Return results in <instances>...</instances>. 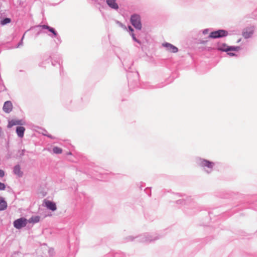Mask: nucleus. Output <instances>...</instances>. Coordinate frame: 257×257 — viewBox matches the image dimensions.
Listing matches in <instances>:
<instances>
[{
  "label": "nucleus",
  "instance_id": "22",
  "mask_svg": "<svg viewBox=\"0 0 257 257\" xmlns=\"http://www.w3.org/2000/svg\"><path fill=\"white\" fill-rule=\"evenodd\" d=\"M227 54L230 56H233L235 55V54L232 52H228Z\"/></svg>",
  "mask_w": 257,
  "mask_h": 257
},
{
  "label": "nucleus",
  "instance_id": "12",
  "mask_svg": "<svg viewBox=\"0 0 257 257\" xmlns=\"http://www.w3.org/2000/svg\"><path fill=\"white\" fill-rule=\"evenodd\" d=\"M22 124L21 120H12L9 121L8 127H11L14 125Z\"/></svg>",
  "mask_w": 257,
  "mask_h": 257
},
{
  "label": "nucleus",
  "instance_id": "6",
  "mask_svg": "<svg viewBox=\"0 0 257 257\" xmlns=\"http://www.w3.org/2000/svg\"><path fill=\"white\" fill-rule=\"evenodd\" d=\"M162 45L166 48L167 50L170 52L176 53L178 51V48L170 43H165Z\"/></svg>",
  "mask_w": 257,
  "mask_h": 257
},
{
  "label": "nucleus",
  "instance_id": "8",
  "mask_svg": "<svg viewBox=\"0 0 257 257\" xmlns=\"http://www.w3.org/2000/svg\"><path fill=\"white\" fill-rule=\"evenodd\" d=\"M45 206L50 210L55 211L56 210L57 207L56 204L53 202L49 200H45L44 201Z\"/></svg>",
  "mask_w": 257,
  "mask_h": 257
},
{
  "label": "nucleus",
  "instance_id": "9",
  "mask_svg": "<svg viewBox=\"0 0 257 257\" xmlns=\"http://www.w3.org/2000/svg\"><path fill=\"white\" fill-rule=\"evenodd\" d=\"M200 165L203 167L212 168L214 165V163L206 160H201L200 161Z\"/></svg>",
  "mask_w": 257,
  "mask_h": 257
},
{
  "label": "nucleus",
  "instance_id": "2",
  "mask_svg": "<svg viewBox=\"0 0 257 257\" xmlns=\"http://www.w3.org/2000/svg\"><path fill=\"white\" fill-rule=\"evenodd\" d=\"M228 32L223 30H219L218 31L211 32L209 36V37L211 38H218L227 36Z\"/></svg>",
  "mask_w": 257,
  "mask_h": 257
},
{
  "label": "nucleus",
  "instance_id": "1",
  "mask_svg": "<svg viewBox=\"0 0 257 257\" xmlns=\"http://www.w3.org/2000/svg\"><path fill=\"white\" fill-rule=\"evenodd\" d=\"M131 22L136 29L138 30L141 29L142 24L140 16L136 14L132 15L131 18Z\"/></svg>",
  "mask_w": 257,
  "mask_h": 257
},
{
  "label": "nucleus",
  "instance_id": "13",
  "mask_svg": "<svg viewBox=\"0 0 257 257\" xmlns=\"http://www.w3.org/2000/svg\"><path fill=\"white\" fill-rule=\"evenodd\" d=\"M40 221V217L38 216L32 217L28 220V222L30 223H37Z\"/></svg>",
  "mask_w": 257,
  "mask_h": 257
},
{
  "label": "nucleus",
  "instance_id": "18",
  "mask_svg": "<svg viewBox=\"0 0 257 257\" xmlns=\"http://www.w3.org/2000/svg\"><path fill=\"white\" fill-rule=\"evenodd\" d=\"M48 30L52 32L55 36H56L57 35V33L55 31L54 29L50 27L49 29H48Z\"/></svg>",
  "mask_w": 257,
  "mask_h": 257
},
{
  "label": "nucleus",
  "instance_id": "16",
  "mask_svg": "<svg viewBox=\"0 0 257 257\" xmlns=\"http://www.w3.org/2000/svg\"><path fill=\"white\" fill-rule=\"evenodd\" d=\"M7 207V202L1 198V210H5Z\"/></svg>",
  "mask_w": 257,
  "mask_h": 257
},
{
  "label": "nucleus",
  "instance_id": "17",
  "mask_svg": "<svg viewBox=\"0 0 257 257\" xmlns=\"http://www.w3.org/2000/svg\"><path fill=\"white\" fill-rule=\"evenodd\" d=\"M53 151L55 154H61L62 152V150L61 148L55 147L53 149Z\"/></svg>",
  "mask_w": 257,
  "mask_h": 257
},
{
  "label": "nucleus",
  "instance_id": "20",
  "mask_svg": "<svg viewBox=\"0 0 257 257\" xmlns=\"http://www.w3.org/2000/svg\"><path fill=\"white\" fill-rule=\"evenodd\" d=\"M131 35H132V36L133 39L135 41L138 42V40H137L136 38L135 37L134 34L133 33H132Z\"/></svg>",
  "mask_w": 257,
  "mask_h": 257
},
{
  "label": "nucleus",
  "instance_id": "5",
  "mask_svg": "<svg viewBox=\"0 0 257 257\" xmlns=\"http://www.w3.org/2000/svg\"><path fill=\"white\" fill-rule=\"evenodd\" d=\"M219 50L222 51L228 52L230 51H237L239 50V47L234 46H228L226 44H222L219 46Z\"/></svg>",
  "mask_w": 257,
  "mask_h": 257
},
{
  "label": "nucleus",
  "instance_id": "14",
  "mask_svg": "<svg viewBox=\"0 0 257 257\" xmlns=\"http://www.w3.org/2000/svg\"><path fill=\"white\" fill-rule=\"evenodd\" d=\"M14 172L15 173L18 175L19 176H21L22 175V172L21 171V168L19 166H16L14 168Z\"/></svg>",
  "mask_w": 257,
  "mask_h": 257
},
{
  "label": "nucleus",
  "instance_id": "4",
  "mask_svg": "<svg viewBox=\"0 0 257 257\" xmlns=\"http://www.w3.org/2000/svg\"><path fill=\"white\" fill-rule=\"evenodd\" d=\"M254 32V27L251 26L246 27L242 30V35L245 39H247L251 37Z\"/></svg>",
  "mask_w": 257,
  "mask_h": 257
},
{
  "label": "nucleus",
  "instance_id": "19",
  "mask_svg": "<svg viewBox=\"0 0 257 257\" xmlns=\"http://www.w3.org/2000/svg\"><path fill=\"white\" fill-rule=\"evenodd\" d=\"M41 27L43 28V29H49L50 27L48 26H47V25H42L41 26Z\"/></svg>",
  "mask_w": 257,
  "mask_h": 257
},
{
  "label": "nucleus",
  "instance_id": "24",
  "mask_svg": "<svg viewBox=\"0 0 257 257\" xmlns=\"http://www.w3.org/2000/svg\"><path fill=\"white\" fill-rule=\"evenodd\" d=\"M1 177L4 175V172L2 170H1Z\"/></svg>",
  "mask_w": 257,
  "mask_h": 257
},
{
  "label": "nucleus",
  "instance_id": "7",
  "mask_svg": "<svg viewBox=\"0 0 257 257\" xmlns=\"http://www.w3.org/2000/svg\"><path fill=\"white\" fill-rule=\"evenodd\" d=\"M13 109V104L10 101L5 102L3 106V110L6 113L10 112Z\"/></svg>",
  "mask_w": 257,
  "mask_h": 257
},
{
  "label": "nucleus",
  "instance_id": "23",
  "mask_svg": "<svg viewBox=\"0 0 257 257\" xmlns=\"http://www.w3.org/2000/svg\"><path fill=\"white\" fill-rule=\"evenodd\" d=\"M128 29L130 30V31H131L132 32H133L134 31V30L132 28L131 26H129L128 27Z\"/></svg>",
  "mask_w": 257,
  "mask_h": 257
},
{
  "label": "nucleus",
  "instance_id": "11",
  "mask_svg": "<svg viewBox=\"0 0 257 257\" xmlns=\"http://www.w3.org/2000/svg\"><path fill=\"white\" fill-rule=\"evenodd\" d=\"M25 128L24 127L20 126H18L16 129V132L18 136L20 138H23L24 136Z\"/></svg>",
  "mask_w": 257,
  "mask_h": 257
},
{
  "label": "nucleus",
  "instance_id": "3",
  "mask_svg": "<svg viewBox=\"0 0 257 257\" xmlns=\"http://www.w3.org/2000/svg\"><path fill=\"white\" fill-rule=\"evenodd\" d=\"M28 220L25 218H20L14 222V226L17 229H20L26 226Z\"/></svg>",
  "mask_w": 257,
  "mask_h": 257
},
{
  "label": "nucleus",
  "instance_id": "10",
  "mask_svg": "<svg viewBox=\"0 0 257 257\" xmlns=\"http://www.w3.org/2000/svg\"><path fill=\"white\" fill-rule=\"evenodd\" d=\"M107 5L112 9L117 10L118 9V5L116 3L115 0H106Z\"/></svg>",
  "mask_w": 257,
  "mask_h": 257
},
{
  "label": "nucleus",
  "instance_id": "15",
  "mask_svg": "<svg viewBox=\"0 0 257 257\" xmlns=\"http://www.w3.org/2000/svg\"><path fill=\"white\" fill-rule=\"evenodd\" d=\"M11 22V19L10 18H7L1 21V25H5L10 23Z\"/></svg>",
  "mask_w": 257,
  "mask_h": 257
},
{
  "label": "nucleus",
  "instance_id": "21",
  "mask_svg": "<svg viewBox=\"0 0 257 257\" xmlns=\"http://www.w3.org/2000/svg\"><path fill=\"white\" fill-rule=\"evenodd\" d=\"M5 189V185L4 184L1 183V190Z\"/></svg>",
  "mask_w": 257,
  "mask_h": 257
}]
</instances>
